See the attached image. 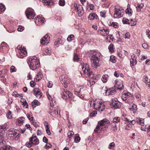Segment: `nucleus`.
<instances>
[{"label": "nucleus", "mask_w": 150, "mask_h": 150, "mask_svg": "<svg viewBox=\"0 0 150 150\" xmlns=\"http://www.w3.org/2000/svg\"><path fill=\"white\" fill-rule=\"evenodd\" d=\"M110 124L109 120L106 119L98 121V125L94 129V131L96 133H101L102 131H104L106 128H108Z\"/></svg>", "instance_id": "f257e3e1"}, {"label": "nucleus", "mask_w": 150, "mask_h": 150, "mask_svg": "<svg viewBox=\"0 0 150 150\" xmlns=\"http://www.w3.org/2000/svg\"><path fill=\"white\" fill-rule=\"evenodd\" d=\"M91 55L92 66L93 68H96L100 66V58L102 57V55L100 52H94Z\"/></svg>", "instance_id": "f03ea898"}, {"label": "nucleus", "mask_w": 150, "mask_h": 150, "mask_svg": "<svg viewBox=\"0 0 150 150\" xmlns=\"http://www.w3.org/2000/svg\"><path fill=\"white\" fill-rule=\"evenodd\" d=\"M30 69L35 70L39 67V59L36 56H33L29 58L28 62Z\"/></svg>", "instance_id": "7ed1b4c3"}, {"label": "nucleus", "mask_w": 150, "mask_h": 150, "mask_svg": "<svg viewBox=\"0 0 150 150\" xmlns=\"http://www.w3.org/2000/svg\"><path fill=\"white\" fill-rule=\"evenodd\" d=\"M18 131L16 129L13 128H11L7 131L8 138L11 140H17L19 139L20 137Z\"/></svg>", "instance_id": "20e7f679"}, {"label": "nucleus", "mask_w": 150, "mask_h": 150, "mask_svg": "<svg viewBox=\"0 0 150 150\" xmlns=\"http://www.w3.org/2000/svg\"><path fill=\"white\" fill-rule=\"evenodd\" d=\"M81 66L83 73L86 75V77L93 78L94 75L92 71L90 69L88 64L83 63V64H81Z\"/></svg>", "instance_id": "39448f33"}, {"label": "nucleus", "mask_w": 150, "mask_h": 150, "mask_svg": "<svg viewBox=\"0 0 150 150\" xmlns=\"http://www.w3.org/2000/svg\"><path fill=\"white\" fill-rule=\"evenodd\" d=\"M98 33L99 35L103 36H107L109 33V30L108 29L104 27L101 22L98 23Z\"/></svg>", "instance_id": "423d86ee"}, {"label": "nucleus", "mask_w": 150, "mask_h": 150, "mask_svg": "<svg viewBox=\"0 0 150 150\" xmlns=\"http://www.w3.org/2000/svg\"><path fill=\"white\" fill-rule=\"evenodd\" d=\"M114 11V17L115 18L122 17L124 13V10L122 8L118 6L115 7Z\"/></svg>", "instance_id": "0eeeda50"}, {"label": "nucleus", "mask_w": 150, "mask_h": 150, "mask_svg": "<svg viewBox=\"0 0 150 150\" xmlns=\"http://www.w3.org/2000/svg\"><path fill=\"white\" fill-rule=\"evenodd\" d=\"M25 13L27 18L29 19H33L35 16L34 10L30 8L26 9Z\"/></svg>", "instance_id": "6e6552de"}, {"label": "nucleus", "mask_w": 150, "mask_h": 150, "mask_svg": "<svg viewBox=\"0 0 150 150\" xmlns=\"http://www.w3.org/2000/svg\"><path fill=\"white\" fill-rule=\"evenodd\" d=\"M17 49L19 50L18 57L23 58L26 56L27 54V52L25 48H24V47H22L19 46H18L17 47Z\"/></svg>", "instance_id": "1a4fd4ad"}, {"label": "nucleus", "mask_w": 150, "mask_h": 150, "mask_svg": "<svg viewBox=\"0 0 150 150\" xmlns=\"http://www.w3.org/2000/svg\"><path fill=\"white\" fill-rule=\"evenodd\" d=\"M83 86H77L75 90V94L81 98H84V95L83 94H82L81 93H80V91L81 89H83Z\"/></svg>", "instance_id": "9d476101"}, {"label": "nucleus", "mask_w": 150, "mask_h": 150, "mask_svg": "<svg viewBox=\"0 0 150 150\" xmlns=\"http://www.w3.org/2000/svg\"><path fill=\"white\" fill-rule=\"evenodd\" d=\"M9 50V47L8 45L4 42H3L0 46V52H6Z\"/></svg>", "instance_id": "9b49d317"}, {"label": "nucleus", "mask_w": 150, "mask_h": 150, "mask_svg": "<svg viewBox=\"0 0 150 150\" xmlns=\"http://www.w3.org/2000/svg\"><path fill=\"white\" fill-rule=\"evenodd\" d=\"M114 83H115V87L117 89L122 90L124 88L122 81L121 80H115Z\"/></svg>", "instance_id": "f8f14e48"}, {"label": "nucleus", "mask_w": 150, "mask_h": 150, "mask_svg": "<svg viewBox=\"0 0 150 150\" xmlns=\"http://www.w3.org/2000/svg\"><path fill=\"white\" fill-rule=\"evenodd\" d=\"M74 7L75 8V9L77 10L79 16L80 17L81 16L83 15L84 12L82 6L79 5L77 7V4H75L74 5Z\"/></svg>", "instance_id": "ddd939ff"}, {"label": "nucleus", "mask_w": 150, "mask_h": 150, "mask_svg": "<svg viewBox=\"0 0 150 150\" xmlns=\"http://www.w3.org/2000/svg\"><path fill=\"white\" fill-rule=\"evenodd\" d=\"M49 41L50 37L48 35H46L42 38L40 40V43L42 45H46L49 43Z\"/></svg>", "instance_id": "4468645a"}, {"label": "nucleus", "mask_w": 150, "mask_h": 150, "mask_svg": "<svg viewBox=\"0 0 150 150\" xmlns=\"http://www.w3.org/2000/svg\"><path fill=\"white\" fill-rule=\"evenodd\" d=\"M29 139L31 141V143H32L33 145H37L39 143V139L36 136L32 135Z\"/></svg>", "instance_id": "2eb2a0df"}, {"label": "nucleus", "mask_w": 150, "mask_h": 150, "mask_svg": "<svg viewBox=\"0 0 150 150\" xmlns=\"http://www.w3.org/2000/svg\"><path fill=\"white\" fill-rule=\"evenodd\" d=\"M62 97L64 99H66L67 97L69 98L71 97L72 94L69 91H64L62 93Z\"/></svg>", "instance_id": "dca6fc26"}, {"label": "nucleus", "mask_w": 150, "mask_h": 150, "mask_svg": "<svg viewBox=\"0 0 150 150\" xmlns=\"http://www.w3.org/2000/svg\"><path fill=\"white\" fill-rule=\"evenodd\" d=\"M34 94L36 97L39 98L42 96V93L38 88H35L33 90Z\"/></svg>", "instance_id": "f3484780"}, {"label": "nucleus", "mask_w": 150, "mask_h": 150, "mask_svg": "<svg viewBox=\"0 0 150 150\" xmlns=\"http://www.w3.org/2000/svg\"><path fill=\"white\" fill-rule=\"evenodd\" d=\"M131 59H130V65L131 67L135 65L137 63L136 60V57L134 54H133L131 56Z\"/></svg>", "instance_id": "a211bd4d"}, {"label": "nucleus", "mask_w": 150, "mask_h": 150, "mask_svg": "<svg viewBox=\"0 0 150 150\" xmlns=\"http://www.w3.org/2000/svg\"><path fill=\"white\" fill-rule=\"evenodd\" d=\"M88 18L89 20L91 21L95 19H98V17L96 14L94 13H92L90 14L88 16Z\"/></svg>", "instance_id": "6ab92c4d"}, {"label": "nucleus", "mask_w": 150, "mask_h": 150, "mask_svg": "<svg viewBox=\"0 0 150 150\" xmlns=\"http://www.w3.org/2000/svg\"><path fill=\"white\" fill-rule=\"evenodd\" d=\"M111 103L112 108L114 109L119 108L120 107V104L118 101L114 102L113 100Z\"/></svg>", "instance_id": "aec40b11"}, {"label": "nucleus", "mask_w": 150, "mask_h": 150, "mask_svg": "<svg viewBox=\"0 0 150 150\" xmlns=\"http://www.w3.org/2000/svg\"><path fill=\"white\" fill-rule=\"evenodd\" d=\"M100 101H93L92 106L96 110H98L99 109V107L100 105Z\"/></svg>", "instance_id": "412c9836"}, {"label": "nucleus", "mask_w": 150, "mask_h": 150, "mask_svg": "<svg viewBox=\"0 0 150 150\" xmlns=\"http://www.w3.org/2000/svg\"><path fill=\"white\" fill-rule=\"evenodd\" d=\"M35 24L38 25L37 23H38L40 21H41V22L43 23L45 21V20L44 18H42L41 17L39 16H38L36 17L35 18Z\"/></svg>", "instance_id": "4be33fe9"}, {"label": "nucleus", "mask_w": 150, "mask_h": 150, "mask_svg": "<svg viewBox=\"0 0 150 150\" xmlns=\"http://www.w3.org/2000/svg\"><path fill=\"white\" fill-rule=\"evenodd\" d=\"M131 105H130V107L129 108V109L130 111H133V113H134L136 112L137 110V106L136 105L133 103Z\"/></svg>", "instance_id": "5701e85b"}, {"label": "nucleus", "mask_w": 150, "mask_h": 150, "mask_svg": "<svg viewBox=\"0 0 150 150\" xmlns=\"http://www.w3.org/2000/svg\"><path fill=\"white\" fill-rule=\"evenodd\" d=\"M134 97L131 95L129 98L126 100L125 102L126 103H127L129 104V105H131L134 101Z\"/></svg>", "instance_id": "b1692460"}, {"label": "nucleus", "mask_w": 150, "mask_h": 150, "mask_svg": "<svg viewBox=\"0 0 150 150\" xmlns=\"http://www.w3.org/2000/svg\"><path fill=\"white\" fill-rule=\"evenodd\" d=\"M116 89V88H115V87L108 89V93H107L108 95V96L110 95L114 94L115 92Z\"/></svg>", "instance_id": "393cba45"}, {"label": "nucleus", "mask_w": 150, "mask_h": 150, "mask_svg": "<svg viewBox=\"0 0 150 150\" xmlns=\"http://www.w3.org/2000/svg\"><path fill=\"white\" fill-rule=\"evenodd\" d=\"M132 95L129 93L123 94L122 95V98L125 101L129 98Z\"/></svg>", "instance_id": "a878e982"}, {"label": "nucleus", "mask_w": 150, "mask_h": 150, "mask_svg": "<svg viewBox=\"0 0 150 150\" xmlns=\"http://www.w3.org/2000/svg\"><path fill=\"white\" fill-rule=\"evenodd\" d=\"M61 82L62 84L64 85V87L66 88L67 87L69 84V82L67 81V79H62Z\"/></svg>", "instance_id": "bb28decb"}, {"label": "nucleus", "mask_w": 150, "mask_h": 150, "mask_svg": "<svg viewBox=\"0 0 150 150\" xmlns=\"http://www.w3.org/2000/svg\"><path fill=\"white\" fill-rule=\"evenodd\" d=\"M4 131L1 130L0 131V144L3 143L4 140Z\"/></svg>", "instance_id": "cd10ccee"}, {"label": "nucleus", "mask_w": 150, "mask_h": 150, "mask_svg": "<svg viewBox=\"0 0 150 150\" xmlns=\"http://www.w3.org/2000/svg\"><path fill=\"white\" fill-rule=\"evenodd\" d=\"M117 128L115 123H112L111 124V131L112 132H115L117 131Z\"/></svg>", "instance_id": "c85d7f7f"}, {"label": "nucleus", "mask_w": 150, "mask_h": 150, "mask_svg": "<svg viewBox=\"0 0 150 150\" xmlns=\"http://www.w3.org/2000/svg\"><path fill=\"white\" fill-rule=\"evenodd\" d=\"M143 81L148 86H150V79H148L146 76L145 75L144 76L143 79Z\"/></svg>", "instance_id": "c756f323"}, {"label": "nucleus", "mask_w": 150, "mask_h": 150, "mask_svg": "<svg viewBox=\"0 0 150 150\" xmlns=\"http://www.w3.org/2000/svg\"><path fill=\"white\" fill-rule=\"evenodd\" d=\"M136 121L140 125H143L144 124V119L139 117L137 118L136 119Z\"/></svg>", "instance_id": "7c9ffc66"}, {"label": "nucleus", "mask_w": 150, "mask_h": 150, "mask_svg": "<svg viewBox=\"0 0 150 150\" xmlns=\"http://www.w3.org/2000/svg\"><path fill=\"white\" fill-rule=\"evenodd\" d=\"M43 77L42 74L40 72H39L37 74L36 76V79H35V80L37 81H38Z\"/></svg>", "instance_id": "2f4dec72"}, {"label": "nucleus", "mask_w": 150, "mask_h": 150, "mask_svg": "<svg viewBox=\"0 0 150 150\" xmlns=\"http://www.w3.org/2000/svg\"><path fill=\"white\" fill-rule=\"evenodd\" d=\"M22 105L23 106V107L25 108H27L28 107V104L26 102L25 100L23 99H21L20 101Z\"/></svg>", "instance_id": "473e14b6"}, {"label": "nucleus", "mask_w": 150, "mask_h": 150, "mask_svg": "<svg viewBox=\"0 0 150 150\" xmlns=\"http://www.w3.org/2000/svg\"><path fill=\"white\" fill-rule=\"evenodd\" d=\"M50 105L51 106L50 108V110H49V114H50L51 115H53V114H52V112H53V107L54 106V104L53 103V101H52L51 102L50 101Z\"/></svg>", "instance_id": "72a5a7b5"}, {"label": "nucleus", "mask_w": 150, "mask_h": 150, "mask_svg": "<svg viewBox=\"0 0 150 150\" xmlns=\"http://www.w3.org/2000/svg\"><path fill=\"white\" fill-rule=\"evenodd\" d=\"M99 107V109L98 110H99V111L102 112L103 111V110L105 109V106L103 103L102 102H100V105Z\"/></svg>", "instance_id": "f704fd0d"}, {"label": "nucleus", "mask_w": 150, "mask_h": 150, "mask_svg": "<svg viewBox=\"0 0 150 150\" xmlns=\"http://www.w3.org/2000/svg\"><path fill=\"white\" fill-rule=\"evenodd\" d=\"M108 89L106 87L103 88L101 89V93L105 96L108 95Z\"/></svg>", "instance_id": "c9c22d12"}, {"label": "nucleus", "mask_w": 150, "mask_h": 150, "mask_svg": "<svg viewBox=\"0 0 150 150\" xmlns=\"http://www.w3.org/2000/svg\"><path fill=\"white\" fill-rule=\"evenodd\" d=\"M7 69H2L0 71V76L4 77L6 74L7 73Z\"/></svg>", "instance_id": "e433bc0d"}, {"label": "nucleus", "mask_w": 150, "mask_h": 150, "mask_svg": "<svg viewBox=\"0 0 150 150\" xmlns=\"http://www.w3.org/2000/svg\"><path fill=\"white\" fill-rule=\"evenodd\" d=\"M67 135L69 141H70L72 137L74 135V133L72 131H71L68 133Z\"/></svg>", "instance_id": "4c0bfd02"}, {"label": "nucleus", "mask_w": 150, "mask_h": 150, "mask_svg": "<svg viewBox=\"0 0 150 150\" xmlns=\"http://www.w3.org/2000/svg\"><path fill=\"white\" fill-rule=\"evenodd\" d=\"M108 76L107 74H105L103 76L102 81L103 83H106L108 80Z\"/></svg>", "instance_id": "58836bf2"}, {"label": "nucleus", "mask_w": 150, "mask_h": 150, "mask_svg": "<svg viewBox=\"0 0 150 150\" xmlns=\"http://www.w3.org/2000/svg\"><path fill=\"white\" fill-rule=\"evenodd\" d=\"M8 128V127L7 125H4L1 126H0V131L1 130L4 131V133H5V131L6 130L7 128Z\"/></svg>", "instance_id": "ea45409f"}, {"label": "nucleus", "mask_w": 150, "mask_h": 150, "mask_svg": "<svg viewBox=\"0 0 150 150\" xmlns=\"http://www.w3.org/2000/svg\"><path fill=\"white\" fill-rule=\"evenodd\" d=\"M120 118L118 117H115L113 119V122L112 123H117L120 122Z\"/></svg>", "instance_id": "a19ab883"}, {"label": "nucleus", "mask_w": 150, "mask_h": 150, "mask_svg": "<svg viewBox=\"0 0 150 150\" xmlns=\"http://www.w3.org/2000/svg\"><path fill=\"white\" fill-rule=\"evenodd\" d=\"M112 35H111L110 36L108 35L106 37V40L107 42H110L111 41L113 40L112 37Z\"/></svg>", "instance_id": "79ce46f5"}, {"label": "nucleus", "mask_w": 150, "mask_h": 150, "mask_svg": "<svg viewBox=\"0 0 150 150\" xmlns=\"http://www.w3.org/2000/svg\"><path fill=\"white\" fill-rule=\"evenodd\" d=\"M33 106L34 105H39L40 104V103L38 100H35L32 103Z\"/></svg>", "instance_id": "37998d69"}, {"label": "nucleus", "mask_w": 150, "mask_h": 150, "mask_svg": "<svg viewBox=\"0 0 150 150\" xmlns=\"http://www.w3.org/2000/svg\"><path fill=\"white\" fill-rule=\"evenodd\" d=\"M5 10L4 6L2 4H0V13L4 11Z\"/></svg>", "instance_id": "c03bdc74"}, {"label": "nucleus", "mask_w": 150, "mask_h": 150, "mask_svg": "<svg viewBox=\"0 0 150 150\" xmlns=\"http://www.w3.org/2000/svg\"><path fill=\"white\" fill-rule=\"evenodd\" d=\"M23 119H24V118L22 117H20L18 120V123L21 124L23 123L24 121Z\"/></svg>", "instance_id": "a18cd8bd"}, {"label": "nucleus", "mask_w": 150, "mask_h": 150, "mask_svg": "<svg viewBox=\"0 0 150 150\" xmlns=\"http://www.w3.org/2000/svg\"><path fill=\"white\" fill-rule=\"evenodd\" d=\"M74 39V36L73 35H69L67 38V40L68 41H71Z\"/></svg>", "instance_id": "49530a36"}, {"label": "nucleus", "mask_w": 150, "mask_h": 150, "mask_svg": "<svg viewBox=\"0 0 150 150\" xmlns=\"http://www.w3.org/2000/svg\"><path fill=\"white\" fill-rule=\"evenodd\" d=\"M125 12L126 13H128L131 15L132 14V11L131 8H127L125 10Z\"/></svg>", "instance_id": "de8ad7c7"}, {"label": "nucleus", "mask_w": 150, "mask_h": 150, "mask_svg": "<svg viewBox=\"0 0 150 150\" xmlns=\"http://www.w3.org/2000/svg\"><path fill=\"white\" fill-rule=\"evenodd\" d=\"M80 59L78 57V56L76 54H75L74 58L73 60L74 62H78Z\"/></svg>", "instance_id": "09e8293b"}, {"label": "nucleus", "mask_w": 150, "mask_h": 150, "mask_svg": "<svg viewBox=\"0 0 150 150\" xmlns=\"http://www.w3.org/2000/svg\"><path fill=\"white\" fill-rule=\"evenodd\" d=\"M114 46V45L112 44H110L108 47V49L111 52H114V50L113 49V47Z\"/></svg>", "instance_id": "8fccbe9b"}, {"label": "nucleus", "mask_w": 150, "mask_h": 150, "mask_svg": "<svg viewBox=\"0 0 150 150\" xmlns=\"http://www.w3.org/2000/svg\"><path fill=\"white\" fill-rule=\"evenodd\" d=\"M111 25L115 28H117L118 27V23L116 22H112L111 24Z\"/></svg>", "instance_id": "3c124183"}, {"label": "nucleus", "mask_w": 150, "mask_h": 150, "mask_svg": "<svg viewBox=\"0 0 150 150\" xmlns=\"http://www.w3.org/2000/svg\"><path fill=\"white\" fill-rule=\"evenodd\" d=\"M17 70L16 69L15 67L14 66H12L10 67V72L11 73L15 72Z\"/></svg>", "instance_id": "603ef678"}, {"label": "nucleus", "mask_w": 150, "mask_h": 150, "mask_svg": "<svg viewBox=\"0 0 150 150\" xmlns=\"http://www.w3.org/2000/svg\"><path fill=\"white\" fill-rule=\"evenodd\" d=\"M5 150H11L12 149L11 147L9 145H5L3 146Z\"/></svg>", "instance_id": "864d4df0"}, {"label": "nucleus", "mask_w": 150, "mask_h": 150, "mask_svg": "<svg viewBox=\"0 0 150 150\" xmlns=\"http://www.w3.org/2000/svg\"><path fill=\"white\" fill-rule=\"evenodd\" d=\"M6 116L8 118L10 119L12 117L11 112L8 110V112L6 114Z\"/></svg>", "instance_id": "5fc2aeb1"}, {"label": "nucleus", "mask_w": 150, "mask_h": 150, "mask_svg": "<svg viewBox=\"0 0 150 150\" xmlns=\"http://www.w3.org/2000/svg\"><path fill=\"white\" fill-rule=\"evenodd\" d=\"M59 4L60 6H64L65 4V1L64 0H59Z\"/></svg>", "instance_id": "6e6d98bb"}, {"label": "nucleus", "mask_w": 150, "mask_h": 150, "mask_svg": "<svg viewBox=\"0 0 150 150\" xmlns=\"http://www.w3.org/2000/svg\"><path fill=\"white\" fill-rule=\"evenodd\" d=\"M30 141L29 140V141L28 142H27L25 144V146L28 147H30L32 146L33 144L32 143H31Z\"/></svg>", "instance_id": "4d7b16f0"}, {"label": "nucleus", "mask_w": 150, "mask_h": 150, "mask_svg": "<svg viewBox=\"0 0 150 150\" xmlns=\"http://www.w3.org/2000/svg\"><path fill=\"white\" fill-rule=\"evenodd\" d=\"M122 22L124 24H128L129 22V20L128 19L126 18H124L122 20Z\"/></svg>", "instance_id": "13d9d810"}, {"label": "nucleus", "mask_w": 150, "mask_h": 150, "mask_svg": "<svg viewBox=\"0 0 150 150\" xmlns=\"http://www.w3.org/2000/svg\"><path fill=\"white\" fill-rule=\"evenodd\" d=\"M106 12L105 11H100V16L102 17L105 18L106 17Z\"/></svg>", "instance_id": "bf43d9fd"}, {"label": "nucleus", "mask_w": 150, "mask_h": 150, "mask_svg": "<svg viewBox=\"0 0 150 150\" xmlns=\"http://www.w3.org/2000/svg\"><path fill=\"white\" fill-rule=\"evenodd\" d=\"M24 29V28L21 25H19L18 28L17 29L18 31L19 32H22Z\"/></svg>", "instance_id": "052dcab7"}, {"label": "nucleus", "mask_w": 150, "mask_h": 150, "mask_svg": "<svg viewBox=\"0 0 150 150\" xmlns=\"http://www.w3.org/2000/svg\"><path fill=\"white\" fill-rule=\"evenodd\" d=\"M80 138L79 136H76L74 138V142L76 143L79 142L80 140Z\"/></svg>", "instance_id": "680f3d73"}, {"label": "nucleus", "mask_w": 150, "mask_h": 150, "mask_svg": "<svg viewBox=\"0 0 150 150\" xmlns=\"http://www.w3.org/2000/svg\"><path fill=\"white\" fill-rule=\"evenodd\" d=\"M61 40L59 38H58L55 41L54 43L55 45H57L61 43Z\"/></svg>", "instance_id": "e2e57ef3"}, {"label": "nucleus", "mask_w": 150, "mask_h": 150, "mask_svg": "<svg viewBox=\"0 0 150 150\" xmlns=\"http://www.w3.org/2000/svg\"><path fill=\"white\" fill-rule=\"evenodd\" d=\"M124 38H125L129 39L130 37V34L129 32H127L124 36Z\"/></svg>", "instance_id": "0e129e2a"}, {"label": "nucleus", "mask_w": 150, "mask_h": 150, "mask_svg": "<svg viewBox=\"0 0 150 150\" xmlns=\"http://www.w3.org/2000/svg\"><path fill=\"white\" fill-rule=\"evenodd\" d=\"M115 145V144L114 142H112L111 143H110V144H109L108 148L109 149H112L113 148V147H114Z\"/></svg>", "instance_id": "69168bd1"}, {"label": "nucleus", "mask_w": 150, "mask_h": 150, "mask_svg": "<svg viewBox=\"0 0 150 150\" xmlns=\"http://www.w3.org/2000/svg\"><path fill=\"white\" fill-rule=\"evenodd\" d=\"M97 114V112L96 111H93V112L90 114V116L92 117H93L96 116Z\"/></svg>", "instance_id": "338daca9"}, {"label": "nucleus", "mask_w": 150, "mask_h": 150, "mask_svg": "<svg viewBox=\"0 0 150 150\" xmlns=\"http://www.w3.org/2000/svg\"><path fill=\"white\" fill-rule=\"evenodd\" d=\"M146 131L148 135L150 137V127L148 126L146 128Z\"/></svg>", "instance_id": "774afa93"}]
</instances>
